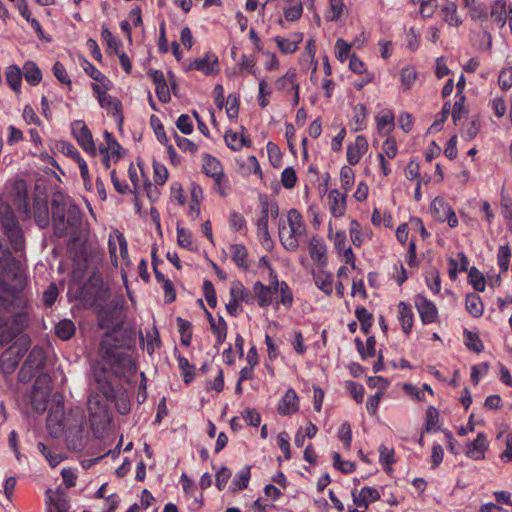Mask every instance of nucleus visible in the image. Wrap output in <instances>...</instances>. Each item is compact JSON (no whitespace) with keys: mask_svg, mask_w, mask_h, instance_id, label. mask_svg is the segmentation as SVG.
Returning a JSON list of instances; mask_svg holds the SVG:
<instances>
[{"mask_svg":"<svg viewBox=\"0 0 512 512\" xmlns=\"http://www.w3.org/2000/svg\"><path fill=\"white\" fill-rule=\"evenodd\" d=\"M52 224L58 238L76 235L82 224V213L77 205L62 196L51 201Z\"/></svg>","mask_w":512,"mask_h":512,"instance_id":"obj_1","label":"nucleus"},{"mask_svg":"<svg viewBox=\"0 0 512 512\" xmlns=\"http://www.w3.org/2000/svg\"><path fill=\"white\" fill-rule=\"evenodd\" d=\"M100 351L104 360L115 369L117 374L125 375L136 372L137 366L131 355L115 343V339H113V343L110 342L108 334L100 344Z\"/></svg>","mask_w":512,"mask_h":512,"instance_id":"obj_2","label":"nucleus"},{"mask_svg":"<svg viewBox=\"0 0 512 512\" xmlns=\"http://www.w3.org/2000/svg\"><path fill=\"white\" fill-rule=\"evenodd\" d=\"M0 228L15 252L24 249V234L19 221L11 205L2 199H0Z\"/></svg>","mask_w":512,"mask_h":512,"instance_id":"obj_3","label":"nucleus"},{"mask_svg":"<svg viewBox=\"0 0 512 512\" xmlns=\"http://www.w3.org/2000/svg\"><path fill=\"white\" fill-rule=\"evenodd\" d=\"M288 228H279V237L282 245L287 251H296L299 247L298 238L305 234L306 225L302 215L296 209H291L287 215Z\"/></svg>","mask_w":512,"mask_h":512,"instance_id":"obj_4","label":"nucleus"},{"mask_svg":"<svg viewBox=\"0 0 512 512\" xmlns=\"http://www.w3.org/2000/svg\"><path fill=\"white\" fill-rule=\"evenodd\" d=\"M25 285L26 277L16 265L0 270V293L14 296L22 292Z\"/></svg>","mask_w":512,"mask_h":512,"instance_id":"obj_5","label":"nucleus"},{"mask_svg":"<svg viewBox=\"0 0 512 512\" xmlns=\"http://www.w3.org/2000/svg\"><path fill=\"white\" fill-rule=\"evenodd\" d=\"M91 88L94 96L98 100L100 107L105 109L108 114H110L115 119L118 126L121 128L124 121L121 101L116 97L108 94L107 91L109 89H105L97 83H92Z\"/></svg>","mask_w":512,"mask_h":512,"instance_id":"obj_6","label":"nucleus"},{"mask_svg":"<svg viewBox=\"0 0 512 512\" xmlns=\"http://www.w3.org/2000/svg\"><path fill=\"white\" fill-rule=\"evenodd\" d=\"M6 193L13 204L17 207L19 213L25 217H29L30 206L26 181L23 179L13 180L6 186Z\"/></svg>","mask_w":512,"mask_h":512,"instance_id":"obj_7","label":"nucleus"},{"mask_svg":"<svg viewBox=\"0 0 512 512\" xmlns=\"http://www.w3.org/2000/svg\"><path fill=\"white\" fill-rule=\"evenodd\" d=\"M26 343L15 342L0 357V368L5 375L12 374L28 351Z\"/></svg>","mask_w":512,"mask_h":512,"instance_id":"obj_8","label":"nucleus"},{"mask_svg":"<svg viewBox=\"0 0 512 512\" xmlns=\"http://www.w3.org/2000/svg\"><path fill=\"white\" fill-rule=\"evenodd\" d=\"M45 360L44 350L39 346H34L19 371V379L21 381L31 379L36 371L43 368Z\"/></svg>","mask_w":512,"mask_h":512,"instance_id":"obj_9","label":"nucleus"},{"mask_svg":"<svg viewBox=\"0 0 512 512\" xmlns=\"http://www.w3.org/2000/svg\"><path fill=\"white\" fill-rule=\"evenodd\" d=\"M46 425L49 434L54 438H58L64 433L66 424L63 405L58 404L49 409Z\"/></svg>","mask_w":512,"mask_h":512,"instance_id":"obj_10","label":"nucleus"},{"mask_svg":"<svg viewBox=\"0 0 512 512\" xmlns=\"http://www.w3.org/2000/svg\"><path fill=\"white\" fill-rule=\"evenodd\" d=\"M72 134L76 138L79 146L87 153H95V144L93 141L92 133L87 125L77 120L71 124Z\"/></svg>","mask_w":512,"mask_h":512,"instance_id":"obj_11","label":"nucleus"},{"mask_svg":"<svg viewBox=\"0 0 512 512\" xmlns=\"http://www.w3.org/2000/svg\"><path fill=\"white\" fill-rule=\"evenodd\" d=\"M107 289L104 288L102 281L89 280L79 290V299L89 305H95L98 300L103 299Z\"/></svg>","mask_w":512,"mask_h":512,"instance_id":"obj_12","label":"nucleus"},{"mask_svg":"<svg viewBox=\"0 0 512 512\" xmlns=\"http://www.w3.org/2000/svg\"><path fill=\"white\" fill-rule=\"evenodd\" d=\"M415 306L423 324H431L436 321L438 317V310L435 304L428 300L424 295H416Z\"/></svg>","mask_w":512,"mask_h":512,"instance_id":"obj_13","label":"nucleus"},{"mask_svg":"<svg viewBox=\"0 0 512 512\" xmlns=\"http://www.w3.org/2000/svg\"><path fill=\"white\" fill-rule=\"evenodd\" d=\"M189 70H197L205 75L218 73V57L213 53H206L204 57L197 58L188 66Z\"/></svg>","mask_w":512,"mask_h":512,"instance_id":"obj_14","label":"nucleus"},{"mask_svg":"<svg viewBox=\"0 0 512 512\" xmlns=\"http://www.w3.org/2000/svg\"><path fill=\"white\" fill-rule=\"evenodd\" d=\"M352 497L357 507L367 509L370 503L380 500L381 495L377 489L365 486L359 492L353 490Z\"/></svg>","mask_w":512,"mask_h":512,"instance_id":"obj_15","label":"nucleus"},{"mask_svg":"<svg viewBox=\"0 0 512 512\" xmlns=\"http://www.w3.org/2000/svg\"><path fill=\"white\" fill-rule=\"evenodd\" d=\"M367 149H368L367 139L362 135H358L355 138L354 143L349 144L347 147V153H346L347 162L350 165L358 164L361 157L366 153Z\"/></svg>","mask_w":512,"mask_h":512,"instance_id":"obj_16","label":"nucleus"},{"mask_svg":"<svg viewBox=\"0 0 512 512\" xmlns=\"http://www.w3.org/2000/svg\"><path fill=\"white\" fill-rule=\"evenodd\" d=\"M488 446L489 443L486 435L484 433H478L476 439L467 445L465 454L473 460H483Z\"/></svg>","mask_w":512,"mask_h":512,"instance_id":"obj_17","label":"nucleus"},{"mask_svg":"<svg viewBox=\"0 0 512 512\" xmlns=\"http://www.w3.org/2000/svg\"><path fill=\"white\" fill-rule=\"evenodd\" d=\"M328 202L331 214L336 217H342L346 212V195L337 189H332L328 193Z\"/></svg>","mask_w":512,"mask_h":512,"instance_id":"obj_18","label":"nucleus"},{"mask_svg":"<svg viewBox=\"0 0 512 512\" xmlns=\"http://www.w3.org/2000/svg\"><path fill=\"white\" fill-rule=\"evenodd\" d=\"M299 409L298 397L294 389H288L278 405V413L282 416L295 413Z\"/></svg>","mask_w":512,"mask_h":512,"instance_id":"obj_19","label":"nucleus"},{"mask_svg":"<svg viewBox=\"0 0 512 512\" xmlns=\"http://www.w3.org/2000/svg\"><path fill=\"white\" fill-rule=\"evenodd\" d=\"M309 254L311 259L321 267L327 265L326 245L318 237H312L309 243Z\"/></svg>","mask_w":512,"mask_h":512,"instance_id":"obj_20","label":"nucleus"},{"mask_svg":"<svg viewBox=\"0 0 512 512\" xmlns=\"http://www.w3.org/2000/svg\"><path fill=\"white\" fill-rule=\"evenodd\" d=\"M33 215L35 223L40 228H45L49 225V207L46 200L35 198L33 201Z\"/></svg>","mask_w":512,"mask_h":512,"instance_id":"obj_21","label":"nucleus"},{"mask_svg":"<svg viewBox=\"0 0 512 512\" xmlns=\"http://www.w3.org/2000/svg\"><path fill=\"white\" fill-rule=\"evenodd\" d=\"M509 16V7L506 0H495L491 6L490 17L500 29L504 28Z\"/></svg>","mask_w":512,"mask_h":512,"instance_id":"obj_22","label":"nucleus"},{"mask_svg":"<svg viewBox=\"0 0 512 512\" xmlns=\"http://www.w3.org/2000/svg\"><path fill=\"white\" fill-rule=\"evenodd\" d=\"M303 40V33H293L290 38H284L281 36L275 37L277 47L284 54H293L298 50V44Z\"/></svg>","mask_w":512,"mask_h":512,"instance_id":"obj_23","label":"nucleus"},{"mask_svg":"<svg viewBox=\"0 0 512 512\" xmlns=\"http://www.w3.org/2000/svg\"><path fill=\"white\" fill-rule=\"evenodd\" d=\"M202 171L212 179L224 173L222 163L208 153H204L202 156Z\"/></svg>","mask_w":512,"mask_h":512,"instance_id":"obj_24","label":"nucleus"},{"mask_svg":"<svg viewBox=\"0 0 512 512\" xmlns=\"http://www.w3.org/2000/svg\"><path fill=\"white\" fill-rule=\"evenodd\" d=\"M398 320L406 335L411 333L414 315L411 306L403 301L398 304Z\"/></svg>","mask_w":512,"mask_h":512,"instance_id":"obj_25","label":"nucleus"},{"mask_svg":"<svg viewBox=\"0 0 512 512\" xmlns=\"http://www.w3.org/2000/svg\"><path fill=\"white\" fill-rule=\"evenodd\" d=\"M273 293V286H266L260 281L255 282L253 285V295L260 307H267L272 303Z\"/></svg>","mask_w":512,"mask_h":512,"instance_id":"obj_26","label":"nucleus"},{"mask_svg":"<svg viewBox=\"0 0 512 512\" xmlns=\"http://www.w3.org/2000/svg\"><path fill=\"white\" fill-rule=\"evenodd\" d=\"M46 508L47 512H67L69 503L63 494H53L51 490L47 491Z\"/></svg>","mask_w":512,"mask_h":512,"instance_id":"obj_27","label":"nucleus"},{"mask_svg":"<svg viewBox=\"0 0 512 512\" xmlns=\"http://www.w3.org/2000/svg\"><path fill=\"white\" fill-rule=\"evenodd\" d=\"M49 391L40 389L37 383L33 386L31 393V406L37 413H42L47 409Z\"/></svg>","mask_w":512,"mask_h":512,"instance_id":"obj_28","label":"nucleus"},{"mask_svg":"<svg viewBox=\"0 0 512 512\" xmlns=\"http://www.w3.org/2000/svg\"><path fill=\"white\" fill-rule=\"evenodd\" d=\"M377 129L379 134L388 135L394 128V113L385 109L376 116Z\"/></svg>","mask_w":512,"mask_h":512,"instance_id":"obj_29","label":"nucleus"},{"mask_svg":"<svg viewBox=\"0 0 512 512\" xmlns=\"http://www.w3.org/2000/svg\"><path fill=\"white\" fill-rule=\"evenodd\" d=\"M231 258L237 267L247 270L250 267L248 251L243 244H232L229 248Z\"/></svg>","mask_w":512,"mask_h":512,"instance_id":"obj_30","label":"nucleus"},{"mask_svg":"<svg viewBox=\"0 0 512 512\" xmlns=\"http://www.w3.org/2000/svg\"><path fill=\"white\" fill-rule=\"evenodd\" d=\"M315 285L326 295H331L333 291V274L324 270L313 273Z\"/></svg>","mask_w":512,"mask_h":512,"instance_id":"obj_31","label":"nucleus"},{"mask_svg":"<svg viewBox=\"0 0 512 512\" xmlns=\"http://www.w3.org/2000/svg\"><path fill=\"white\" fill-rule=\"evenodd\" d=\"M109 375L106 371L96 374L97 389L107 400H113L116 397V391L111 380L108 379Z\"/></svg>","mask_w":512,"mask_h":512,"instance_id":"obj_32","label":"nucleus"},{"mask_svg":"<svg viewBox=\"0 0 512 512\" xmlns=\"http://www.w3.org/2000/svg\"><path fill=\"white\" fill-rule=\"evenodd\" d=\"M230 296L234 297L239 302H244L246 304H253L255 301L253 292L245 288L239 281L232 283L230 287Z\"/></svg>","mask_w":512,"mask_h":512,"instance_id":"obj_33","label":"nucleus"},{"mask_svg":"<svg viewBox=\"0 0 512 512\" xmlns=\"http://www.w3.org/2000/svg\"><path fill=\"white\" fill-rule=\"evenodd\" d=\"M22 76L31 86L38 85L42 80V72L33 61H26L24 63Z\"/></svg>","mask_w":512,"mask_h":512,"instance_id":"obj_34","label":"nucleus"},{"mask_svg":"<svg viewBox=\"0 0 512 512\" xmlns=\"http://www.w3.org/2000/svg\"><path fill=\"white\" fill-rule=\"evenodd\" d=\"M22 70L17 65H10L5 73V79L11 89L19 94L21 92L22 84Z\"/></svg>","mask_w":512,"mask_h":512,"instance_id":"obj_35","label":"nucleus"},{"mask_svg":"<svg viewBox=\"0 0 512 512\" xmlns=\"http://www.w3.org/2000/svg\"><path fill=\"white\" fill-rule=\"evenodd\" d=\"M82 68L86 74H88L93 80L98 82L97 84H99L101 87L105 89H110L111 81L92 63L84 59L82 63Z\"/></svg>","mask_w":512,"mask_h":512,"instance_id":"obj_36","label":"nucleus"},{"mask_svg":"<svg viewBox=\"0 0 512 512\" xmlns=\"http://www.w3.org/2000/svg\"><path fill=\"white\" fill-rule=\"evenodd\" d=\"M296 70L294 68H291L287 70V72L279 77L275 81V87L278 91H285L290 92L294 90L295 85H299V83L296 80Z\"/></svg>","mask_w":512,"mask_h":512,"instance_id":"obj_37","label":"nucleus"},{"mask_svg":"<svg viewBox=\"0 0 512 512\" xmlns=\"http://www.w3.org/2000/svg\"><path fill=\"white\" fill-rule=\"evenodd\" d=\"M465 307L467 312L475 318L482 316L484 311V305L481 297L475 293L467 294L465 299Z\"/></svg>","mask_w":512,"mask_h":512,"instance_id":"obj_38","label":"nucleus"},{"mask_svg":"<svg viewBox=\"0 0 512 512\" xmlns=\"http://www.w3.org/2000/svg\"><path fill=\"white\" fill-rule=\"evenodd\" d=\"M353 127L352 130L357 132L366 128L367 126V108L364 104L358 103L353 108L352 117Z\"/></svg>","mask_w":512,"mask_h":512,"instance_id":"obj_39","label":"nucleus"},{"mask_svg":"<svg viewBox=\"0 0 512 512\" xmlns=\"http://www.w3.org/2000/svg\"><path fill=\"white\" fill-rule=\"evenodd\" d=\"M452 207L441 197H436L431 203L433 217L439 222H445Z\"/></svg>","mask_w":512,"mask_h":512,"instance_id":"obj_40","label":"nucleus"},{"mask_svg":"<svg viewBox=\"0 0 512 512\" xmlns=\"http://www.w3.org/2000/svg\"><path fill=\"white\" fill-rule=\"evenodd\" d=\"M274 293L279 290L280 292V303L286 308H290L293 304V294L289 285L285 281H278L275 276L273 282Z\"/></svg>","mask_w":512,"mask_h":512,"instance_id":"obj_41","label":"nucleus"},{"mask_svg":"<svg viewBox=\"0 0 512 512\" xmlns=\"http://www.w3.org/2000/svg\"><path fill=\"white\" fill-rule=\"evenodd\" d=\"M251 477L250 467L245 466L234 477L230 489L233 492L241 491L247 488Z\"/></svg>","mask_w":512,"mask_h":512,"instance_id":"obj_42","label":"nucleus"},{"mask_svg":"<svg viewBox=\"0 0 512 512\" xmlns=\"http://www.w3.org/2000/svg\"><path fill=\"white\" fill-rule=\"evenodd\" d=\"M75 331V324L69 319H63L55 326V334L64 341L69 340Z\"/></svg>","mask_w":512,"mask_h":512,"instance_id":"obj_43","label":"nucleus"},{"mask_svg":"<svg viewBox=\"0 0 512 512\" xmlns=\"http://www.w3.org/2000/svg\"><path fill=\"white\" fill-rule=\"evenodd\" d=\"M355 316L361 324V331L368 335L373 325V316L365 307H357L355 309Z\"/></svg>","mask_w":512,"mask_h":512,"instance_id":"obj_44","label":"nucleus"},{"mask_svg":"<svg viewBox=\"0 0 512 512\" xmlns=\"http://www.w3.org/2000/svg\"><path fill=\"white\" fill-rule=\"evenodd\" d=\"M443 19L451 26H459L462 21L457 15V6L454 2H447L442 7Z\"/></svg>","mask_w":512,"mask_h":512,"instance_id":"obj_45","label":"nucleus"},{"mask_svg":"<svg viewBox=\"0 0 512 512\" xmlns=\"http://www.w3.org/2000/svg\"><path fill=\"white\" fill-rule=\"evenodd\" d=\"M211 332L216 337V344L221 345L225 342L227 337V330L228 326L226 321L222 316H218V321L215 323H212L210 326Z\"/></svg>","mask_w":512,"mask_h":512,"instance_id":"obj_46","label":"nucleus"},{"mask_svg":"<svg viewBox=\"0 0 512 512\" xmlns=\"http://www.w3.org/2000/svg\"><path fill=\"white\" fill-rule=\"evenodd\" d=\"M177 327L181 335V343L184 346H189L192 341V324L186 319L181 317L177 318Z\"/></svg>","mask_w":512,"mask_h":512,"instance_id":"obj_47","label":"nucleus"},{"mask_svg":"<svg viewBox=\"0 0 512 512\" xmlns=\"http://www.w3.org/2000/svg\"><path fill=\"white\" fill-rule=\"evenodd\" d=\"M468 282L472 285L474 290L483 292L485 290V278L484 275L476 268L471 267L468 272Z\"/></svg>","mask_w":512,"mask_h":512,"instance_id":"obj_48","label":"nucleus"},{"mask_svg":"<svg viewBox=\"0 0 512 512\" xmlns=\"http://www.w3.org/2000/svg\"><path fill=\"white\" fill-rule=\"evenodd\" d=\"M355 181V173L349 166H343L340 170L341 187L345 193L349 192Z\"/></svg>","mask_w":512,"mask_h":512,"instance_id":"obj_49","label":"nucleus"},{"mask_svg":"<svg viewBox=\"0 0 512 512\" xmlns=\"http://www.w3.org/2000/svg\"><path fill=\"white\" fill-rule=\"evenodd\" d=\"M379 462L386 472L391 471V466L395 462L393 449H390L385 445H380Z\"/></svg>","mask_w":512,"mask_h":512,"instance_id":"obj_50","label":"nucleus"},{"mask_svg":"<svg viewBox=\"0 0 512 512\" xmlns=\"http://www.w3.org/2000/svg\"><path fill=\"white\" fill-rule=\"evenodd\" d=\"M417 79V72L414 67L407 66L402 68L400 80L404 90H409Z\"/></svg>","mask_w":512,"mask_h":512,"instance_id":"obj_51","label":"nucleus"},{"mask_svg":"<svg viewBox=\"0 0 512 512\" xmlns=\"http://www.w3.org/2000/svg\"><path fill=\"white\" fill-rule=\"evenodd\" d=\"M38 451L45 457L51 467H56L63 460L62 456L50 450L44 443L37 444Z\"/></svg>","mask_w":512,"mask_h":512,"instance_id":"obj_52","label":"nucleus"},{"mask_svg":"<svg viewBox=\"0 0 512 512\" xmlns=\"http://www.w3.org/2000/svg\"><path fill=\"white\" fill-rule=\"evenodd\" d=\"M213 180H214L213 189L221 197H226L229 194L230 190H231L230 181L227 178V176L224 173H222L219 176L213 178Z\"/></svg>","mask_w":512,"mask_h":512,"instance_id":"obj_53","label":"nucleus"},{"mask_svg":"<svg viewBox=\"0 0 512 512\" xmlns=\"http://www.w3.org/2000/svg\"><path fill=\"white\" fill-rule=\"evenodd\" d=\"M464 336L466 340V346L469 350H472L476 353H480L484 350L483 342L476 333L465 330Z\"/></svg>","mask_w":512,"mask_h":512,"instance_id":"obj_54","label":"nucleus"},{"mask_svg":"<svg viewBox=\"0 0 512 512\" xmlns=\"http://www.w3.org/2000/svg\"><path fill=\"white\" fill-rule=\"evenodd\" d=\"M177 361L179 368L183 371L184 382L190 383L195 376V367L184 356L179 355Z\"/></svg>","mask_w":512,"mask_h":512,"instance_id":"obj_55","label":"nucleus"},{"mask_svg":"<svg viewBox=\"0 0 512 512\" xmlns=\"http://www.w3.org/2000/svg\"><path fill=\"white\" fill-rule=\"evenodd\" d=\"M511 257V250L508 245H502L498 249L497 261L498 266L502 272H506L509 269Z\"/></svg>","mask_w":512,"mask_h":512,"instance_id":"obj_56","label":"nucleus"},{"mask_svg":"<svg viewBox=\"0 0 512 512\" xmlns=\"http://www.w3.org/2000/svg\"><path fill=\"white\" fill-rule=\"evenodd\" d=\"M338 439L343 443L345 449H350L352 443V430L348 422H344L338 429Z\"/></svg>","mask_w":512,"mask_h":512,"instance_id":"obj_57","label":"nucleus"},{"mask_svg":"<svg viewBox=\"0 0 512 512\" xmlns=\"http://www.w3.org/2000/svg\"><path fill=\"white\" fill-rule=\"evenodd\" d=\"M451 111V103L447 101L444 103L441 112L439 113L438 118L432 123L430 126V130L432 131H440L443 127V124L448 119Z\"/></svg>","mask_w":512,"mask_h":512,"instance_id":"obj_58","label":"nucleus"},{"mask_svg":"<svg viewBox=\"0 0 512 512\" xmlns=\"http://www.w3.org/2000/svg\"><path fill=\"white\" fill-rule=\"evenodd\" d=\"M150 123H151L152 128L154 129V132H155L157 140L161 144L167 145L169 140H168V138L166 136V133H165V130H164V126L161 123L160 119L157 116L152 115L151 119H150Z\"/></svg>","mask_w":512,"mask_h":512,"instance_id":"obj_59","label":"nucleus"},{"mask_svg":"<svg viewBox=\"0 0 512 512\" xmlns=\"http://www.w3.org/2000/svg\"><path fill=\"white\" fill-rule=\"evenodd\" d=\"M332 458L333 466L336 469L340 470L342 473L349 474L355 470V464L351 461L342 460L339 453L334 452Z\"/></svg>","mask_w":512,"mask_h":512,"instance_id":"obj_60","label":"nucleus"},{"mask_svg":"<svg viewBox=\"0 0 512 512\" xmlns=\"http://www.w3.org/2000/svg\"><path fill=\"white\" fill-rule=\"evenodd\" d=\"M272 94V90L268 88L267 82L265 79H261L259 81V89H258V104L261 108H265L269 104V97Z\"/></svg>","mask_w":512,"mask_h":512,"instance_id":"obj_61","label":"nucleus"},{"mask_svg":"<svg viewBox=\"0 0 512 512\" xmlns=\"http://www.w3.org/2000/svg\"><path fill=\"white\" fill-rule=\"evenodd\" d=\"M439 421V413L437 409L430 406L426 411L425 428L428 432L437 431V423Z\"/></svg>","mask_w":512,"mask_h":512,"instance_id":"obj_62","label":"nucleus"},{"mask_svg":"<svg viewBox=\"0 0 512 512\" xmlns=\"http://www.w3.org/2000/svg\"><path fill=\"white\" fill-rule=\"evenodd\" d=\"M351 45L339 38L335 44V56L340 62H345L349 58Z\"/></svg>","mask_w":512,"mask_h":512,"instance_id":"obj_63","label":"nucleus"},{"mask_svg":"<svg viewBox=\"0 0 512 512\" xmlns=\"http://www.w3.org/2000/svg\"><path fill=\"white\" fill-rule=\"evenodd\" d=\"M498 84L506 91L512 87V67L503 68L498 77Z\"/></svg>","mask_w":512,"mask_h":512,"instance_id":"obj_64","label":"nucleus"}]
</instances>
